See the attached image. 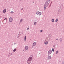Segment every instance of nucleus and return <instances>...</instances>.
Masks as SVG:
<instances>
[{
    "instance_id": "obj_1",
    "label": "nucleus",
    "mask_w": 64,
    "mask_h": 64,
    "mask_svg": "<svg viewBox=\"0 0 64 64\" xmlns=\"http://www.w3.org/2000/svg\"><path fill=\"white\" fill-rule=\"evenodd\" d=\"M31 60H32V57H30L28 60L27 63L30 64V63L31 62Z\"/></svg>"
},
{
    "instance_id": "obj_2",
    "label": "nucleus",
    "mask_w": 64,
    "mask_h": 64,
    "mask_svg": "<svg viewBox=\"0 0 64 64\" xmlns=\"http://www.w3.org/2000/svg\"><path fill=\"white\" fill-rule=\"evenodd\" d=\"M50 1V0H47V1H46V4L44 5V10H45L46 9V6L47 5V3H48V2H49Z\"/></svg>"
},
{
    "instance_id": "obj_3",
    "label": "nucleus",
    "mask_w": 64,
    "mask_h": 64,
    "mask_svg": "<svg viewBox=\"0 0 64 64\" xmlns=\"http://www.w3.org/2000/svg\"><path fill=\"white\" fill-rule=\"evenodd\" d=\"M36 14H37V15H39L40 16L41 15V14H42V13L41 12H37Z\"/></svg>"
},
{
    "instance_id": "obj_4",
    "label": "nucleus",
    "mask_w": 64,
    "mask_h": 64,
    "mask_svg": "<svg viewBox=\"0 0 64 64\" xmlns=\"http://www.w3.org/2000/svg\"><path fill=\"white\" fill-rule=\"evenodd\" d=\"M52 53V50H50L48 52V54H51V53Z\"/></svg>"
},
{
    "instance_id": "obj_5",
    "label": "nucleus",
    "mask_w": 64,
    "mask_h": 64,
    "mask_svg": "<svg viewBox=\"0 0 64 64\" xmlns=\"http://www.w3.org/2000/svg\"><path fill=\"white\" fill-rule=\"evenodd\" d=\"M13 21V19L12 18H10L9 19V21L10 22H11Z\"/></svg>"
},
{
    "instance_id": "obj_6",
    "label": "nucleus",
    "mask_w": 64,
    "mask_h": 64,
    "mask_svg": "<svg viewBox=\"0 0 64 64\" xmlns=\"http://www.w3.org/2000/svg\"><path fill=\"white\" fill-rule=\"evenodd\" d=\"M36 42H34L32 44L33 46H35V45H36Z\"/></svg>"
},
{
    "instance_id": "obj_7",
    "label": "nucleus",
    "mask_w": 64,
    "mask_h": 64,
    "mask_svg": "<svg viewBox=\"0 0 64 64\" xmlns=\"http://www.w3.org/2000/svg\"><path fill=\"white\" fill-rule=\"evenodd\" d=\"M25 49L26 50H28V46H26Z\"/></svg>"
},
{
    "instance_id": "obj_8",
    "label": "nucleus",
    "mask_w": 64,
    "mask_h": 64,
    "mask_svg": "<svg viewBox=\"0 0 64 64\" xmlns=\"http://www.w3.org/2000/svg\"><path fill=\"white\" fill-rule=\"evenodd\" d=\"M51 58V57L50 56H48V59H50Z\"/></svg>"
},
{
    "instance_id": "obj_9",
    "label": "nucleus",
    "mask_w": 64,
    "mask_h": 64,
    "mask_svg": "<svg viewBox=\"0 0 64 64\" xmlns=\"http://www.w3.org/2000/svg\"><path fill=\"white\" fill-rule=\"evenodd\" d=\"M6 9L4 10L3 11V13H6Z\"/></svg>"
},
{
    "instance_id": "obj_10",
    "label": "nucleus",
    "mask_w": 64,
    "mask_h": 64,
    "mask_svg": "<svg viewBox=\"0 0 64 64\" xmlns=\"http://www.w3.org/2000/svg\"><path fill=\"white\" fill-rule=\"evenodd\" d=\"M52 22H54V19H52Z\"/></svg>"
},
{
    "instance_id": "obj_11",
    "label": "nucleus",
    "mask_w": 64,
    "mask_h": 64,
    "mask_svg": "<svg viewBox=\"0 0 64 64\" xmlns=\"http://www.w3.org/2000/svg\"><path fill=\"white\" fill-rule=\"evenodd\" d=\"M48 44V42H46L45 43V44L46 45H47V44Z\"/></svg>"
},
{
    "instance_id": "obj_12",
    "label": "nucleus",
    "mask_w": 64,
    "mask_h": 64,
    "mask_svg": "<svg viewBox=\"0 0 64 64\" xmlns=\"http://www.w3.org/2000/svg\"><path fill=\"white\" fill-rule=\"evenodd\" d=\"M26 36H25L24 37V41H26Z\"/></svg>"
},
{
    "instance_id": "obj_13",
    "label": "nucleus",
    "mask_w": 64,
    "mask_h": 64,
    "mask_svg": "<svg viewBox=\"0 0 64 64\" xmlns=\"http://www.w3.org/2000/svg\"><path fill=\"white\" fill-rule=\"evenodd\" d=\"M58 21V19H56V20H55V22H57Z\"/></svg>"
},
{
    "instance_id": "obj_14",
    "label": "nucleus",
    "mask_w": 64,
    "mask_h": 64,
    "mask_svg": "<svg viewBox=\"0 0 64 64\" xmlns=\"http://www.w3.org/2000/svg\"><path fill=\"white\" fill-rule=\"evenodd\" d=\"M16 49H15L13 50L14 52H15L16 51Z\"/></svg>"
},
{
    "instance_id": "obj_15",
    "label": "nucleus",
    "mask_w": 64,
    "mask_h": 64,
    "mask_svg": "<svg viewBox=\"0 0 64 64\" xmlns=\"http://www.w3.org/2000/svg\"><path fill=\"white\" fill-rule=\"evenodd\" d=\"M58 53V51L57 50L56 52V54H57V53Z\"/></svg>"
},
{
    "instance_id": "obj_16",
    "label": "nucleus",
    "mask_w": 64,
    "mask_h": 64,
    "mask_svg": "<svg viewBox=\"0 0 64 64\" xmlns=\"http://www.w3.org/2000/svg\"><path fill=\"white\" fill-rule=\"evenodd\" d=\"M36 23H37V22H35L34 23V25H36Z\"/></svg>"
},
{
    "instance_id": "obj_17",
    "label": "nucleus",
    "mask_w": 64,
    "mask_h": 64,
    "mask_svg": "<svg viewBox=\"0 0 64 64\" xmlns=\"http://www.w3.org/2000/svg\"><path fill=\"white\" fill-rule=\"evenodd\" d=\"M52 51H53V52H54V48H52Z\"/></svg>"
},
{
    "instance_id": "obj_18",
    "label": "nucleus",
    "mask_w": 64,
    "mask_h": 64,
    "mask_svg": "<svg viewBox=\"0 0 64 64\" xmlns=\"http://www.w3.org/2000/svg\"><path fill=\"white\" fill-rule=\"evenodd\" d=\"M62 40V39L60 38V41H61Z\"/></svg>"
},
{
    "instance_id": "obj_19",
    "label": "nucleus",
    "mask_w": 64,
    "mask_h": 64,
    "mask_svg": "<svg viewBox=\"0 0 64 64\" xmlns=\"http://www.w3.org/2000/svg\"><path fill=\"white\" fill-rule=\"evenodd\" d=\"M22 20H23L22 19H21L20 20V22H22Z\"/></svg>"
},
{
    "instance_id": "obj_20",
    "label": "nucleus",
    "mask_w": 64,
    "mask_h": 64,
    "mask_svg": "<svg viewBox=\"0 0 64 64\" xmlns=\"http://www.w3.org/2000/svg\"><path fill=\"white\" fill-rule=\"evenodd\" d=\"M43 31V30H40V32H42Z\"/></svg>"
},
{
    "instance_id": "obj_21",
    "label": "nucleus",
    "mask_w": 64,
    "mask_h": 64,
    "mask_svg": "<svg viewBox=\"0 0 64 64\" xmlns=\"http://www.w3.org/2000/svg\"><path fill=\"white\" fill-rule=\"evenodd\" d=\"M29 28H27V30H29Z\"/></svg>"
},
{
    "instance_id": "obj_22",
    "label": "nucleus",
    "mask_w": 64,
    "mask_h": 64,
    "mask_svg": "<svg viewBox=\"0 0 64 64\" xmlns=\"http://www.w3.org/2000/svg\"><path fill=\"white\" fill-rule=\"evenodd\" d=\"M10 13H13L14 12H10Z\"/></svg>"
},
{
    "instance_id": "obj_23",
    "label": "nucleus",
    "mask_w": 64,
    "mask_h": 64,
    "mask_svg": "<svg viewBox=\"0 0 64 64\" xmlns=\"http://www.w3.org/2000/svg\"><path fill=\"white\" fill-rule=\"evenodd\" d=\"M23 10V8H22V9L21 10Z\"/></svg>"
},
{
    "instance_id": "obj_24",
    "label": "nucleus",
    "mask_w": 64,
    "mask_h": 64,
    "mask_svg": "<svg viewBox=\"0 0 64 64\" xmlns=\"http://www.w3.org/2000/svg\"><path fill=\"white\" fill-rule=\"evenodd\" d=\"M5 19H6V20H7V18H6L4 19V20H5Z\"/></svg>"
},
{
    "instance_id": "obj_25",
    "label": "nucleus",
    "mask_w": 64,
    "mask_h": 64,
    "mask_svg": "<svg viewBox=\"0 0 64 64\" xmlns=\"http://www.w3.org/2000/svg\"><path fill=\"white\" fill-rule=\"evenodd\" d=\"M56 40H58V39H57Z\"/></svg>"
},
{
    "instance_id": "obj_26",
    "label": "nucleus",
    "mask_w": 64,
    "mask_h": 64,
    "mask_svg": "<svg viewBox=\"0 0 64 64\" xmlns=\"http://www.w3.org/2000/svg\"><path fill=\"white\" fill-rule=\"evenodd\" d=\"M33 3H34V2H33Z\"/></svg>"
}]
</instances>
